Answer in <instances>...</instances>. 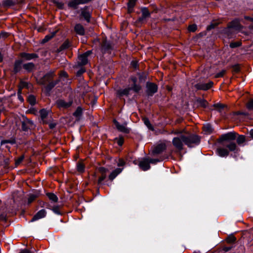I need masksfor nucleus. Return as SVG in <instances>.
Masks as SVG:
<instances>
[{
  "mask_svg": "<svg viewBox=\"0 0 253 253\" xmlns=\"http://www.w3.org/2000/svg\"><path fill=\"white\" fill-rule=\"evenodd\" d=\"M57 84V82L51 81V80L48 83L46 86V89L47 90H51Z\"/></svg>",
  "mask_w": 253,
  "mask_h": 253,
  "instance_id": "29",
  "label": "nucleus"
},
{
  "mask_svg": "<svg viewBox=\"0 0 253 253\" xmlns=\"http://www.w3.org/2000/svg\"><path fill=\"white\" fill-rule=\"evenodd\" d=\"M181 135H184V134L179 133V135L174 137L172 140L173 145L176 148L179 150L182 149L183 144L184 143L182 139H181Z\"/></svg>",
  "mask_w": 253,
  "mask_h": 253,
  "instance_id": "5",
  "label": "nucleus"
},
{
  "mask_svg": "<svg viewBox=\"0 0 253 253\" xmlns=\"http://www.w3.org/2000/svg\"><path fill=\"white\" fill-rule=\"evenodd\" d=\"M82 108L81 107H78L74 113L73 115L76 118H80L82 115Z\"/></svg>",
  "mask_w": 253,
  "mask_h": 253,
  "instance_id": "28",
  "label": "nucleus"
},
{
  "mask_svg": "<svg viewBox=\"0 0 253 253\" xmlns=\"http://www.w3.org/2000/svg\"><path fill=\"white\" fill-rule=\"evenodd\" d=\"M2 57L1 55V53H0V62L1 61H2Z\"/></svg>",
  "mask_w": 253,
  "mask_h": 253,
  "instance_id": "62",
  "label": "nucleus"
},
{
  "mask_svg": "<svg viewBox=\"0 0 253 253\" xmlns=\"http://www.w3.org/2000/svg\"><path fill=\"white\" fill-rule=\"evenodd\" d=\"M20 56L24 60H30L32 59L38 58V56L35 53H27L25 52H22L20 53Z\"/></svg>",
  "mask_w": 253,
  "mask_h": 253,
  "instance_id": "12",
  "label": "nucleus"
},
{
  "mask_svg": "<svg viewBox=\"0 0 253 253\" xmlns=\"http://www.w3.org/2000/svg\"><path fill=\"white\" fill-rule=\"evenodd\" d=\"M142 15L140 16L135 23L137 26L145 23L150 16V13L146 8H143L141 9Z\"/></svg>",
  "mask_w": 253,
  "mask_h": 253,
  "instance_id": "3",
  "label": "nucleus"
},
{
  "mask_svg": "<svg viewBox=\"0 0 253 253\" xmlns=\"http://www.w3.org/2000/svg\"><path fill=\"white\" fill-rule=\"evenodd\" d=\"M70 45V42L69 41H66L60 46L61 50L67 49L69 47Z\"/></svg>",
  "mask_w": 253,
  "mask_h": 253,
  "instance_id": "33",
  "label": "nucleus"
},
{
  "mask_svg": "<svg viewBox=\"0 0 253 253\" xmlns=\"http://www.w3.org/2000/svg\"><path fill=\"white\" fill-rule=\"evenodd\" d=\"M116 140L119 146H122L124 143V138L122 137H120L119 138H116Z\"/></svg>",
  "mask_w": 253,
  "mask_h": 253,
  "instance_id": "46",
  "label": "nucleus"
},
{
  "mask_svg": "<svg viewBox=\"0 0 253 253\" xmlns=\"http://www.w3.org/2000/svg\"><path fill=\"white\" fill-rule=\"evenodd\" d=\"M132 89L136 92L138 91L140 89V86L139 85H137L134 84Z\"/></svg>",
  "mask_w": 253,
  "mask_h": 253,
  "instance_id": "53",
  "label": "nucleus"
},
{
  "mask_svg": "<svg viewBox=\"0 0 253 253\" xmlns=\"http://www.w3.org/2000/svg\"><path fill=\"white\" fill-rule=\"evenodd\" d=\"M74 30L77 34L80 35H84L85 33V30L84 27L80 24H77L75 26Z\"/></svg>",
  "mask_w": 253,
  "mask_h": 253,
  "instance_id": "15",
  "label": "nucleus"
},
{
  "mask_svg": "<svg viewBox=\"0 0 253 253\" xmlns=\"http://www.w3.org/2000/svg\"><path fill=\"white\" fill-rule=\"evenodd\" d=\"M148 158L150 159H157L158 160V146L155 145L151 147Z\"/></svg>",
  "mask_w": 253,
  "mask_h": 253,
  "instance_id": "7",
  "label": "nucleus"
},
{
  "mask_svg": "<svg viewBox=\"0 0 253 253\" xmlns=\"http://www.w3.org/2000/svg\"><path fill=\"white\" fill-rule=\"evenodd\" d=\"M46 212L45 210L42 209L39 211L32 218L31 222L39 220L45 216Z\"/></svg>",
  "mask_w": 253,
  "mask_h": 253,
  "instance_id": "11",
  "label": "nucleus"
},
{
  "mask_svg": "<svg viewBox=\"0 0 253 253\" xmlns=\"http://www.w3.org/2000/svg\"><path fill=\"white\" fill-rule=\"evenodd\" d=\"M203 131L205 132L206 134H210L212 132L213 129L210 124H206L203 127Z\"/></svg>",
  "mask_w": 253,
  "mask_h": 253,
  "instance_id": "24",
  "label": "nucleus"
},
{
  "mask_svg": "<svg viewBox=\"0 0 253 253\" xmlns=\"http://www.w3.org/2000/svg\"><path fill=\"white\" fill-rule=\"evenodd\" d=\"M98 170L101 173V175H106V173L108 171L107 169L104 167H99L98 169Z\"/></svg>",
  "mask_w": 253,
  "mask_h": 253,
  "instance_id": "37",
  "label": "nucleus"
},
{
  "mask_svg": "<svg viewBox=\"0 0 253 253\" xmlns=\"http://www.w3.org/2000/svg\"><path fill=\"white\" fill-rule=\"evenodd\" d=\"M22 129L24 130H26L28 128H29V126H28V125L26 124V122H25V121H23L22 122Z\"/></svg>",
  "mask_w": 253,
  "mask_h": 253,
  "instance_id": "49",
  "label": "nucleus"
},
{
  "mask_svg": "<svg viewBox=\"0 0 253 253\" xmlns=\"http://www.w3.org/2000/svg\"><path fill=\"white\" fill-rule=\"evenodd\" d=\"M147 92L149 95H152L157 90V86L155 84L148 83L146 85Z\"/></svg>",
  "mask_w": 253,
  "mask_h": 253,
  "instance_id": "10",
  "label": "nucleus"
},
{
  "mask_svg": "<svg viewBox=\"0 0 253 253\" xmlns=\"http://www.w3.org/2000/svg\"><path fill=\"white\" fill-rule=\"evenodd\" d=\"M123 170L122 169L117 168L113 171L109 176V178L111 180H113L119 174H120Z\"/></svg>",
  "mask_w": 253,
  "mask_h": 253,
  "instance_id": "17",
  "label": "nucleus"
},
{
  "mask_svg": "<svg viewBox=\"0 0 253 253\" xmlns=\"http://www.w3.org/2000/svg\"><path fill=\"white\" fill-rule=\"evenodd\" d=\"M245 141V136L243 135H239L237 139V142L239 145L243 143Z\"/></svg>",
  "mask_w": 253,
  "mask_h": 253,
  "instance_id": "34",
  "label": "nucleus"
},
{
  "mask_svg": "<svg viewBox=\"0 0 253 253\" xmlns=\"http://www.w3.org/2000/svg\"><path fill=\"white\" fill-rule=\"evenodd\" d=\"M236 137V133L234 132H230L222 135L220 137L221 141L233 140Z\"/></svg>",
  "mask_w": 253,
  "mask_h": 253,
  "instance_id": "9",
  "label": "nucleus"
},
{
  "mask_svg": "<svg viewBox=\"0 0 253 253\" xmlns=\"http://www.w3.org/2000/svg\"><path fill=\"white\" fill-rule=\"evenodd\" d=\"M126 163L123 159H119L118 162V166L121 167L124 166L125 165Z\"/></svg>",
  "mask_w": 253,
  "mask_h": 253,
  "instance_id": "50",
  "label": "nucleus"
},
{
  "mask_svg": "<svg viewBox=\"0 0 253 253\" xmlns=\"http://www.w3.org/2000/svg\"><path fill=\"white\" fill-rule=\"evenodd\" d=\"M40 115L43 123H46L45 119L46 118L48 115V112L46 110L42 109L40 111Z\"/></svg>",
  "mask_w": 253,
  "mask_h": 253,
  "instance_id": "26",
  "label": "nucleus"
},
{
  "mask_svg": "<svg viewBox=\"0 0 253 253\" xmlns=\"http://www.w3.org/2000/svg\"><path fill=\"white\" fill-rule=\"evenodd\" d=\"M22 62V60H18L15 61L14 67V71L15 73L18 72L21 69Z\"/></svg>",
  "mask_w": 253,
  "mask_h": 253,
  "instance_id": "22",
  "label": "nucleus"
},
{
  "mask_svg": "<svg viewBox=\"0 0 253 253\" xmlns=\"http://www.w3.org/2000/svg\"><path fill=\"white\" fill-rule=\"evenodd\" d=\"M114 123L117 127V128L121 132L128 133L130 131V129L126 127V124L124 123L123 125H121L116 120H114Z\"/></svg>",
  "mask_w": 253,
  "mask_h": 253,
  "instance_id": "6",
  "label": "nucleus"
},
{
  "mask_svg": "<svg viewBox=\"0 0 253 253\" xmlns=\"http://www.w3.org/2000/svg\"><path fill=\"white\" fill-rule=\"evenodd\" d=\"M28 101L31 105H33L36 103V98L33 95H30L28 98Z\"/></svg>",
  "mask_w": 253,
  "mask_h": 253,
  "instance_id": "35",
  "label": "nucleus"
},
{
  "mask_svg": "<svg viewBox=\"0 0 253 253\" xmlns=\"http://www.w3.org/2000/svg\"><path fill=\"white\" fill-rule=\"evenodd\" d=\"M197 29V26L195 24L190 25L188 27V30L190 32H195Z\"/></svg>",
  "mask_w": 253,
  "mask_h": 253,
  "instance_id": "44",
  "label": "nucleus"
},
{
  "mask_svg": "<svg viewBox=\"0 0 253 253\" xmlns=\"http://www.w3.org/2000/svg\"><path fill=\"white\" fill-rule=\"evenodd\" d=\"M23 67L28 72H31L34 68L35 65L33 63L30 62L24 64Z\"/></svg>",
  "mask_w": 253,
  "mask_h": 253,
  "instance_id": "25",
  "label": "nucleus"
},
{
  "mask_svg": "<svg viewBox=\"0 0 253 253\" xmlns=\"http://www.w3.org/2000/svg\"><path fill=\"white\" fill-rule=\"evenodd\" d=\"M250 134L253 137V129H251L250 131Z\"/></svg>",
  "mask_w": 253,
  "mask_h": 253,
  "instance_id": "61",
  "label": "nucleus"
},
{
  "mask_svg": "<svg viewBox=\"0 0 253 253\" xmlns=\"http://www.w3.org/2000/svg\"><path fill=\"white\" fill-rule=\"evenodd\" d=\"M54 76V71H51L46 73L42 78L38 81V83L42 85H45L48 83Z\"/></svg>",
  "mask_w": 253,
  "mask_h": 253,
  "instance_id": "4",
  "label": "nucleus"
},
{
  "mask_svg": "<svg viewBox=\"0 0 253 253\" xmlns=\"http://www.w3.org/2000/svg\"><path fill=\"white\" fill-rule=\"evenodd\" d=\"M47 196L50 200L53 202H57L58 201V198L54 194L52 193H47Z\"/></svg>",
  "mask_w": 253,
  "mask_h": 253,
  "instance_id": "27",
  "label": "nucleus"
},
{
  "mask_svg": "<svg viewBox=\"0 0 253 253\" xmlns=\"http://www.w3.org/2000/svg\"><path fill=\"white\" fill-rule=\"evenodd\" d=\"M184 143L189 147H193L197 145L200 142V138L198 135L195 134H184L181 135Z\"/></svg>",
  "mask_w": 253,
  "mask_h": 253,
  "instance_id": "1",
  "label": "nucleus"
},
{
  "mask_svg": "<svg viewBox=\"0 0 253 253\" xmlns=\"http://www.w3.org/2000/svg\"><path fill=\"white\" fill-rule=\"evenodd\" d=\"M247 107L249 110H253V99L249 101L247 104Z\"/></svg>",
  "mask_w": 253,
  "mask_h": 253,
  "instance_id": "40",
  "label": "nucleus"
},
{
  "mask_svg": "<svg viewBox=\"0 0 253 253\" xmlns=\"http://www.w3.org/2000/svg\"><path fill=\"white\" fill-rule=\"evenodd\" d=\"M56 126V124L54 123H51L49 124V127L50 128L52 129Z\"/></svg>",
  "mask_w": 253,
  "mask_h": 253,
  "instance_id": "57",
  "label": "nucleus"
},
{
  "mask_svg": "<svg viewBox=\"0 0 253 253\" xmlns=\"http://www.w3.org/2000/svg\"><path fill=\"white\" fill-rule=\"evenodd\" d=\"M84 71H85L84 69L83 68H82L81 69H80V70L78 72V75H81V74H82L83 73H84Z\"/></svg>",
  "mask_w": 253,
  "mask_h": 253,
  "instance_id": "59",
  "label": "nucleus"
},
{
  "mask_svg": "<svg viewBox=\"0 0 253 253\" xmlns=\"http://www.w3.org/2000/svg\"><path fill=\"white\" fill-rule=\"evenodd\" d=\"M24 159V156H21V157H20L16 161V162H15V164L16 165H18L20 164V163Z\"/></svg>",
  "mask_w": 253,
  "mask_h": 253,
  "instance_id": "51",
  "label": "nucleus"
},
{
  "mask_svg": "<svg viewBox=\"0 0 253 253\" xmlns=\"http://www.w3.org/2000/svg\"><path fill=\"white\" fill-rule=\"evenodd\" d=\"M213 83L212 82H210L208 83H199L195 85V87L197 89H202L206 90L210 88L212 86Z\"/></svg>",
  "mask_w": 253,
  "mask_h": 253,
  "instance_id": "8",
  "label": "nucleus"
},
{
  "mask_svg": "<svg viewBox=\"0 0 253 253\" xmlns=\"http://www.w3.org/2000/svg\"><path fill=\"white\" fill-rule=\"evenodd\" d=\"M217 153L218 155L220 157H226L228 155V151L223 148H219L217 149Z\"/></svg>",
  "mask_w": 253,
  "mask_h": 253,
  "instance_id": "19",
  "label": "nucleus"
},
{
  "mask_svg": "<svg viewBox=\"0 0 253 253\" xmlns=\"http://www.w3.org/2000/svg\"><path fill=\"white\" fill-rule=\"evenodd\" d=\"M77 169L79 172H83L84 170V165L82 162L78 163L77 165Z\"/></svg>",
  "mask_w": 253,
  "mask_h": 253,
  "instance_id": "30",
  "label": "nucleus"
},
{
  "mask_svg": "<svg viewBox=\"0 0 253 253\" xmlns=\"http://www.w3.org/2000/svg\"><path fill=\"white\" fill-rule=\"evenodd\" d=\"M8 2H9V1H8V0L6 1L5 3L6 4H10L8 3Z\"/></svg>",
  "mask_w": 253,
  "mask_h": 253,
  "instance_id": "63",
  "label": "nucleus"
},
{
  "mask_svg": "<svg viewBox=\"0 0 253 253\" xmlns=\"http://www.w3.org/2000/svg\"><path fill=\"white\" fill-rule=\"evenodd\" d=\"M106 175H101V176L99 178L98 180V184L101 185L102 184V181L106 178Z\"/></svg>",
  "mask_w": 253,
  "mask_h": 253,
  "instance_id": "43",
  "label": "nucleus"
},
{
  "mask_svg": "<svg viewBox=\"0 0 253 253\" xmlns=\"http://www.w3.org/2000/svg\"><path fill=\"white\" fill-rule=\"evenodd\" d=\"M241 44V43L240 42H231L230 44V46L231 48H235V47H238V46H240Z\"/></svg>",
  "mask_w": 253,
  "mask_h": 253,
  "instance_id": "42",
  "label": "nucleus"
},
{
  "mask_svg": "<svg viewBox=\"0 0 253 253\" xmlns=\"http://www.w3.org/2000/svg\"><path fill=\"white\" fill-rule=\"evenodd\" d=\"M90 0H73L70 1L68 5L70 7L76 8L78 5L87 3Z\"/></svg>",
  "mask_w": 253,
  "mask_h": 253,
  "instance_id": "13",
  "label": "nucleus"
},
{
  "mask_svg": "<svg viewBox=\"0 0 253 253\" xmlns=\"http://www.w3.org/2000/svg\"><path fill=\"white\" fill-rule=\"evenodd\" d=\"M57 103L59 107H64V108L69 107L72 104L71 102H66L65 101H64L63 100H58L57 102Z\"/></svg>",
  "mask_w": 253,
  "mask_h": 253,
  "instance_id": "20",
  "label": "nucleus"
},
{
  "mask_svg": "<svg viewBox=\"0 0 253 253\" xmlns=\"http://www.w3.org/2000/svg\"><path fill=\"white\" fill-rule=\"evenodd\" d=\"M158 162L157 159L143 158L139 160L138 165L142 170L146 171L150 168V164L156 165Z\"/></svg>",
  "mask_w": 253,
  "mask_h": 253,
  "instance_id": "2",
  "label": "nucleus"
},
{
  "mask_svg": "<svg viewBox=\"0 0 253 253\" xmlns=\"http://www.w3.org/2000/svg\"><path fill=\"white\" fill-rule=\"evenodd\" d=\"M225 73V70H223L221 72L217 73L215 75V78H220V77H222L223 76V75H224Z\"/></svg>",
  "mask_w": 253,
  "mask_h": 253,
  "instance_id": "45",
  "label": "nucleus"
},
{
  "mask_svg": "<svg viewBox=\"0 0 253 253\" xmlns=\"http://www.w3.org/2000/svg\"><path fill=\"white\" fill-rule=\"evenodd\" d=\"M166 145L164 143H159V154L166 149Z\"/></svg>",
  "mask_w": 253,
  "mask_h": 253,
  "instance_id": "47",
  "label": "nucleus"
},
{
  "mask_svg": "<svg viewBox=\"0 0 253 253\" xmlns=\"http://www.w3.org/2000/svg\"><path fill=\"white\" fill-rule=\"evenodd\" d=\"M247 19H250V20H252V21H253V18H251L247 17Z\"/></svg>",
  "mask_w": 253,
  "mask_h": 253,
  "instance_id": "64",
  "label": "nucleus"
},
{
  "mask_svg": "<svg viewBox=\"0 0 253 253\" xmlns=\"http://www.w3.org/2000/svg\"><path fill=\"white\" fill-rule=\"evenodd\" d=\"M213 106L219 112H220L222 110V109L225 107V106L223 104H222L221 103L215 104H214Z\"/></svg>",
  "mask_w": 253,
  "mask_h": 253,
  "instance_id": "36",
  "label": "nucleus"
},
{
  "mask_svg": "<svg viewBox=\"0 0 253 253\" xmlns=\"http://www.w3.org/2000/svg\"><path fill=\"white\" fill-rule=\"evenodd\" d=\"M135 4V0H129L128 2V8L129 12H131L132 8Z\"/></svg>",
  "mask_w": 253,
  "mask_h": 253,
  "instance_id": "32",
  "label": "nucleus"
},
{
  "mask_svg": "<svg viewBox=\"0 0 253 253\" xmlns=\"http://www.w3.org/2000/svg\"><path fill=\"white\" fill-rule=\"evenodd\" d=\"M6 37V34L5 33H1L0 34V39L1 37Z\"/></svg>",
  "mask_w": 253,
  "mask_h": 253,
  "instance_id": "60",
  "label": "nucleus"
},
{
  "mask_svg": "<svg viewBox=\"0 0 253 253\" xmlns=\"http://www.w3.org/2000/svg\"><path fill=\"white\" fill-rule=\"evenodd\" d=\"M52 211L57 214H60L61 212L59 210V206H54L52 209Z\"/></svg>",
  "mask_w": 253,
  "mask_h": 253,
  "instance_id": "41",
  "label": "nucleus"
},
{
  "mask_svg": "<svg viewBox=\"0 0 253 253\" xmlns=\"http://www.w3.org/2000/svg\"><path fill=\"white\" fill-rule=\"evenodd\" d=\"M55 33H52L51 35H47L45 37V38L43 39V42H45L51 39L55 35Z\"/></svg>",
  "mask_w": 253,
  "mask_h": 253,
  "instance_id": "39",
  "label": "nucleus"
},
{
  "mask_svg": "<svg viewBox=\"0 0 253 253\" xmlns=\"http://www.w3.org/2000/svg\"><path fill=\"white\" fill-rule=\"evenodd\" d=\"M226 147L229 149V151L232 152H236L238 150L236 144L234 142H230L226 145Z\"/></svg>",
  "mask_w": 253,
  "mask_h": 253,
  "instance_id": "23",
  "label": "nucleus"
},
{
  "mask_svg": "<svg viewBox=\"0 0 253 253\" xmlns=\"http://www.w3.org/2000/svg\"><path fill=\"white\" fill-rule=\"evenodd\" d=\"M8 143H13V142L11 141L4 140L1 141V145H4V144Z\"/></svg>",
  "mask_w": 253,
  "mask_h": 253,
  "instance_id": "55",
  "label": "nucleus"
},
{
  "mask_svg": "<svg viewBox=\"0 0 253 253\" xmlns=\"http://www.w3.org/2000/svg\"><path fill=\"white\" fill-rule=\"evenodd\" d=\"M241 26L240 24V22L238 19L233 20L228 26L229 29L238 30L240 29Z\"/></svg>",
  "mask_w": 253,
  "mask_h": 253,
  "instance_id": "14",
  "label": "nucleus"
},
{
  "mask_svg": "<svg viewBox=\"0 0 253 253\" xmlns=\"http://www.w3.org/2000/svg\"><path fill=\"white\" fill-rule=\"evenodd\" d=\"M25 122H26V124L28 125V126H29V128L33 125V122L31 120L29 119H26L24 121Z\"/></svg>",
  "mask_w": 253,
  "mask_h": 253,
  "instance_id": "52",
  "label": "nucleus"
},
{
  "mask_svg": "<svg viewBox=\"0 0 253 253\" xmlns=\"http://www.w3.org/2000/svg\"><path fill=\"white\" fill-rule=\"evenodd\" d=\"M55 33H52L51 35H47L45 37V38L43 39V42H45L51 39L55 35Z\"/></svg>",
  "mask_w": 253,
  "mask_h": 253,
  "instance_id": "38",
  "label": "nucleus"
},
{
  "mask_svg": "<svg viewBox=\"0 0 253 253\" xmlns=\"http://www.w3.org/2000/svg\"><path fill=\"white\" fill-rule=\"evenodd\" d=\"M130 89L131 88L130 87L119 89L117 91V94L120 96L127 95Z\"/></svg>",
  "mask_w": 253,
  "mask_h": 253,
  "instance_id": "21",
  "label": "nucleus"
},
{
  "mask_svg": "<svg viewBox=\"0 0 253 253\" xmlns=\"http://www.w3.org/2000/svg\"><path fill=\"white\" fill-rule=\"evenodd\" d=\"M131 65L134 67V68H136L137 67V62L135 61H132L131 62Z\"/></svg>",
  "mask_w": 253,
  "mask_h": 253,
  "instance_id": "56",
  "label": "nucleus"
},
{
  "mask_svg": "<svg viewBox=\"0 0 253 253\" xmlns=\"http://www.w3.org/2000/svg\"><path fill=\"white\" fill-rule=\"evenodd\" d=\"M91 51H90V50H88V51H87V52H86L85 53H84L83 54H84V55H85V56H86V57H87V56H88L89 55H90V54H91Z\"/></svg>",
  "mask_w": 253,
  "mask_h": 253,
  "instance_id": "58",
  "label": "nucleus"
},
{
  "mask_svg": "<svg viewBox=\"0 0 253 253\" xmlns=\"http://www.w3.org/2000/svg\"><path fill=\"white\" fill-rule=\"evenodd\" d=\"M143 121H144V124L147 126V127L149 129H150L151 130H154L153 127L150 124V122L149 120L147 118H144L143 119Z\"/></svg>",
  "mask_w": 253,
  "mask_h": 253,
  "instance_id": "31",
  "label": "nucleus"
},
{
  "mask_svg": "<svg viewBox=\"0 0 253 253\" xmlns=\"http://www.w3.org/2000/svg\"><path fill=\"white\" fill-rule=\"evenodd\" d=\"M87 58L85 56V55H84L83 54L80 55L78 57V64L80 65H85L87 63Z\"/></svg>",
  "mask_w": 253,
  "mask_h": 253,
  "instance_id": "18",
  "label": "nucleus"
},
{
  "mask_svg": "<svg viewBox=\"0 0 253 253\" xmlns=\"http://www.w3.org/2000/svg\"><path fill=\"white\" fill-rule=\"evenodd\" d=\"M36 196L34 195H31L29 198H28V203L30 204L35 199H36Z\"/></svg>",
  "mask_w": 253,
  "mask_h": 253,
  "instance_id": "48",
  "label": "nucleus"
},
{
  "mask_svg": "<svg viewBox=\"0 0 253 253\" xmlns=\"http://www.w3.org/2000/svg\"><path fill=\"white\" fill-rule=\"evenodd\" d=\"M82 15L87 21H89L90 17L89 10L87 7L83 8L82 9Z\"/></svg>",
  "mask_w": 253,
  "mask_h": 253,
  "instance_id": "16",
  "label": "nucleus"
},
{
  "mask_svg": "<svg viewBox=\"0 0 253 253\" xmlns=\"http://www.w3.org/2000/svg\"><path fill=\"white\" fill-rule=\"evenodd\" d=\"M68 76V74L66 72H62L61 73H60V78H67Z\"/></svg>",
  "mask_w": 253,
  "mask_h": 253,
  "instance_id": "54",
  "label": "nucleus"
}]
</instances>
